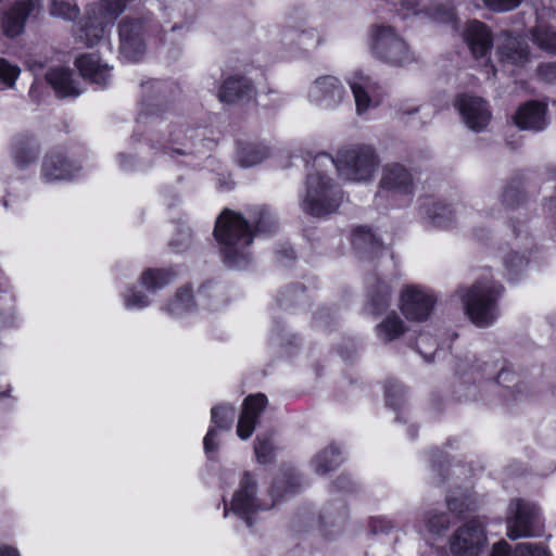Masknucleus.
Masks as SVG:
<instances>
[{"mask_svg":"<svg viewBox=\"0 0 556 556\" xmlns=\"http://www.w3.org/2000/svg\"><path fill=\"white\" fill-rule=\"evenodd\" d=\"M341 463V457L338 448L330 446L328 450L323 451L313 460V466L318 475H326L336 469Z\"/></svg>","mask_w":556,"mask_h":556,"instance_id":"obj_30","label":"nucleus"},{"mask_svg":"<svg viewBox=\"0 0 556 556\" xmlns=\"http://www.w3.org/2000/svg\"><path fill=\"white\" fill-rule=\"evenodd\" d=\"M427 340V337L426 336H420L418 339H417V348H418V351L425 356V358L427 361H430V357L428 356V354L422 350V346L425 344Z\"/></svg>","mask_w":556,"mask_h":556,"instance_id":"obj_49","label":"nucleus"},{"mask_svg":"<svg viewBox=\"0 0 556 556\" xmlns=\"http://www.w3.org/2000/svg\"><path fill=\"white\" fill-rule=\"evenodd\" d=\"M379 163L380 160L372 147L353 144L342 148L336 159L326 153L316 155L313 166L316 168L334 166L343 179L367 182L372 180Z\"/></svg>","mask_w":556,"mask_h":556,"instance_id":"obj_1","label":"nucleus"},{"mask_svg":"<svg viewBox=\"0 0 556 556\" xmlns=\"http://www.w3.org/2000/svg\"><path fill=\"white\" fill-rule=\"evenodd\" d=\"M401 4L407 11H412V12L416 13L415 7L418 4V1L417 0H401Z\"/></svg>","mask_w":556,"mask_h":556,"instance_id":"obj_48","label":"nucleus"},{"mask_svg":"<svg viewBox=\"0 0 556 556\" xmlns=\"http://www.w3.org/2000/svg\"><path fill=\"white\" fill-rule=\"evenodd\" d=\"M352 243L356 250L370 254H377L382 249L381 243L366 227H358L354 230Z\"/></svg>","mask_w":556,"mask_h":556,"instance_id":"obj_29","label":"nucleus"},{"mask_svg":"<svg viewBox=\"0 0 556 556\" xmlns=\"http://www.w3.org/2000/svg\"><path fill=\"white\" fill-rule=\"evenodd\" d=\"M191 306L192 294L189 289L184 288L177 292L174 301L170 302L165 309L170 314L178 316L188 312Z\"/></svg>","mask_w":556,"mask_h":556,"instance_id":"obj_34","label":"nucleus"},{"mask_svg":"<svg viewBox=\"0 0 556 556\" xmlns=\"http://www.w3.org/2000/svg\"><path fill=\"white\" fill-rule=\"evenodd\" d=\"M546 105L530 101L520 106L515 115V123L521 129L542 130L546 126Z\"/></svg>","mask_w":556,"mask_h":556,"instance_id":"obj_18","label":"nucleus"},{"mask_svg":"<svg viewBox=\"0 0 556 556\" xmlns=\"http://www.w3.org/2000/svg\"><path fill=\"white\" fill-rule=\"evenodd\" d=\"M126 0H101L98 11L88 15L79 25L77 40L87 47H93L104 36L106 27L124 12Z\"/></svg>","mask_w":556,"mask_h":556,"instance_id":"obj_5","label":"nucleus"},{"mask_svg":"<svg viewBox=\"0 0 556 556\" xmlns=\"http://www.w3.org/2000/svg\"><path fill=\"white\" fill-rule=\"evenodd\" d=\"M75 65L81 76L100 86H105L111 78V70L101 64L94 54H84L76 59Z\"/></svg>","mask_w":556,"mask_h":556,"instance_id":"obj_20","label":"nucleus"},{"mask_svg":"<svg viewBox=\"0 0 556 556\" xmlns=\"http://www.w3.org/2000/svg\"><path fill=\"white\" fill-rule=\"evenodd\" d=\"M267 156V152L264 149L249 146L243 147L238 152V161L241 166L250 167L258 164Z\"/></svg>","mask_w":556,"mask_h":556,"instance_id":"obj_35","label":"nucleus"},{"mask_svg":"<svg viewBox=\"0 0 556 556\" xmlns=\"http://www.w3.org/2000/svg\"><path fill=\"white\" fill-rule=\"evenodd\" d=\"M428 215L435 227L445 228L450 226L453 220L452 210L443 203H433L432 206L428 208Z\"/></svg>","mask_w":556,"mask_h":556,"instance_id":"obj_33","label":"nucleus"},{"mask_svg":"<svg viewBox=\"0 0 556 556\" xmlns=\"http://www.w3.org/2000/svg\"><path fill=\"white\" fill-rule=\"evenodd\" d=\"M340 198L332 180L323 172L309 173L306 191L301 200L302 210L312 216H324L337 211Z\"/></svg>","mask_w":556,"mask_h":556,"instance_id":"obj_3","label":"nucleus"},{"mask_svg":"<svg viewBox=\"0 0 556 556\" xmlns=\"http://www.w3.org/2000/svg\"><path fill=\"white\" fill-rule=\"evenodd\" d=\"M406 328L403 320L395 314H389L379 325H377L378 337L390 342L397 339L405 332Z\"/></svg>","mask_w":556,"mask_h":556,"instance_id":"obj_27","label":"nucleus"},{"mask_svg":"<svg viewBox=\"0 0 556 556\" xmlns=\"http://www.w3.org/2000/svg\"><path fill=\"white\" fill-rule=\"evenodd\" d=\"M371 50L380 60L403 65L412 61L406 42L390 26H375L371 31Z\"/></svg>","mask_w":556,"mask_h":556,"instance_id":"obj_6","label":"nucleus"},{"mask_svg":"<svg viewBox=\"0 0 556 556\" xmlns=\"http://www.w3.org/2000/svg\"><path fill=\"white\" fill-rule=\"evenodd\" d=\"M456 106L466 125L475 131L483 130L491 119V112L486 102L479 97L460 96Z\"/></svg>","mask_w":556,"mask_h":556,"instance_id":"obj_12","label":"nucleus"},{"mask_svg":"<svg viewBox=\"0 0 556 556\" xmlns=\"http://www.w3.org/2000/svg\"><path fill=\"white\" fill-rule=\"evenodd\" d=\"M509 198H510V193H509V191H506V192L504 193V201H505V202H508V201H509Z\"/></svg>","mask_w":556,"mask_h":556,"instance_id":"obj_52","label":"nucleus"},{"mask_svg":"<svg viewBox=\"0 0 556 556\" xmlns=\"http://www.w3.org/2000/svg\"><path fill=\"white\" fill-rule=\"evenodd\" d=\"M492 70V75H495V70L493 68V66L491 67Z\"/></svg>","mask_w":556,"mask_h":556,"instance_id":"obj_56","label":"nucleus"},{"mask_svg":"<svg viewBox=\"0 0 556 556\" xmlns=\"http://www.w3.org/2000/svg\"><path fill=\"white\" fill-rule=\"evenodd\" d=\"M500 60L506 65H523L529 59L528 46L517 37L505 35L498 46Z\"/></svg>","mask_w":556,"mask_h":556,"instance_id":"obj_19","label":"nucleus"},{"mask_svg":"<svg viewBox=\"0 0 556 556\" xmlns=\"http://www.w3.org/2000/svg\"><path fill=\"white\" fill-rule=\"evenodd\" d=\"M532 38L540 49L556 54V33L551 27L538 25L532 31Z\"/></svg>","mask_w":556,"mask_h":556,"instance_id":"obj_32","label":"nucleus"},{"mask_svg":"<svg viewBox=\"0 0 556 556\" xmlns=\"http://www.w3.org/2000/svg\"><path fill=\"white\" fill-rule=\"evenodd\" d=\"M434 303L433 294L419 286H407L402 291L401 311L407 319L425 320L431 314Z\"/></svg>","mask_w":556,"mask_h":556,"instance_id":"obj_10","label":"nucleus"},{"mask_svg":"<svg viewBox=\"0 0 556 556\" xmlns=\"http://www.w3.org/2000/svg\"><path fill=\"white\" fill-rule=\"evenodd\" d=\"M414 190L413 174L404 165L391 163L382 167L378 194L386 193L391 198L409 197Z\"/></svg>","mask_w":556,"mask_h":556,"instance_id":"obj_9","label":"nucleus"},{"mask_svg":"<svg viewBox=\"0 0 556 556\" xmlns=\"http://www.w3.org/2000/svg\"><path fill=\"white\" fill-rule=\"evenodd\" d=\"M514 556H551L549 553L541 545L533 543H519Z\"/></svg>","mask_w":556,"mask_h":556,"instance_id":"obj_41","label":"nucleus"},{"mask_svg":"<svg viewBox=\"0 0 556 556\" xmlns=\"http://www.w3.org/2000/svg\"><path fill=\"white\" fill-rule=\"evenodd\" d=\"M254 94V87L245 77L231 76L224 81L218 97L222 102L232 103L242 99H251Z\"/></svg>","mask_w":556,"mask_h":556,"instance_id":"obj_21","label":"nucleus"},{"mask_svg":"<svg viewBox=\"0 0 556 556\" xmlns=\"http://www.w3.org/2000/svg\"><path fill=\"white\" fill-rule=\"evenodd\" d=\"M256 458L260 463H269L273 458L274 446L269 439L257 437L254 446Z\"/></svg>","mask_w":556,"mask_h":556,"instance_id":"obj_39","label":"nucleus"},{"mask_svg":"<svg viewBox=\"0 0 556 556\" xmlns=\"http://www.w3.org/2000/svg\"><path fill=\"white\" fill-rule=\"evenodd\" d=\"M170 152L177 154H185V152H182L181 150H172Z\"/></svg>","mask_w":556,"mask_h":556,"instance_id":"obj_53","label":"nucleus"},{"mask_svg":"<svg viewBox=\"0 0 556 556\" xmlns=\"http://www.w3.org/2000/svg\"><path fill=\"white\" fill-rule=\"evenodd\" d=\"M21 70L5 59H0V81L8 87H13L15 80L20 76Z\"/></svg>","mask_w":556,"mask_h":556,"instance_id":"obj_37","label":"nucleus"},{"mask_svg":"<svg viewBox=\"0 0 556 556\" xmlns=\"http://www.w3.org/2000/svg\"><path fill=\"white\" fill-rule=\"evenodd\" d=\"M450 526V518L446 514H429L426 518V527L430 533L439 534Z\"/></svg>","mask_w":556,"mask_h":556,"instance_id":"obj_38","label":"nucleus"},{"mask_svg":"<svg viewBox=\"0 0 556 556\" xmlns=\"http://www.w3.org/2000/svg\"><path fill=\"white\" fill-rule=\"evenodd\" d=\"M488 546L485 527L470 520L458 527L448 540L452 556H480Z\"/></svg>","mask_w":556,"mask_h":556,"instance_id":"obj_8","label":"nucleus"},{"mask_svg":"<svg viewBox=\"0 0 556 556\" xmlns=\"http://www.w3.org/2000/svg\"><path fill=\"white\" fill-rule=\"evenodd\" d=\"M124 157H125L124 155H121V166H122L124 169H128V168H129V166H128L126 163H124V161H123V160H124Z\"/></svg>","mask_w":556,"mask_h":556,"instance_id":"obj_51","label":"nucleus"},{"mask_svg":"<svg viewBox=\"0 0 556 556\" xmlns=\"http://www.w3.org/2000/svg\"><path fill=\"white\" fill-rule=\"evenodd\" d=\"M390 294V288L387 285H383L381 288V294L377 295V298L375 295L371 296V305L374 306L372 311L375 314L380 313L388 306Z\"/></svg>","mask_w":556,"mask_h":556,"instance_id":"obj_43","label":"nucleus"},{"mask_svg":"<svg viewBox=\"0 0 556 556\" xmlns=\"http://www.w3.org/2000/svg\"><path fill=\"white\" fill-rule=\"evenodd\" d=\"M350 86L354 94L358 114L365 113L369 108L377 104V101L372 97L377 90V84L368 76L355 73L350 80Z\"/></svg>","mask_w":556,"mask_h":556,"instance_id":"obj_17","label":"nucleus"},{"mask_svg":"<svg viewBox=\"0 0 556 556\" xmlns=\"http://www.w3.org/2000/svg\"><path fill=\"white\" fill-rule=\"evenodd\" d=\"M42 177L46 181L71 179L74 177V169L62 155L52 153L43 161Z\"/></svg>","mask_w":556,"mask_h":556,"instance_id":"obj_25","label":"nucleus"},{"mask_svg":"<svg viewBox=\"0 0 556 556\" xmlns=\"http://www.w3.org/2000/svg\"><path fill=\"white\" fill-rule=\"evenodd\" d=\"M249 215L256 232L270 233L277 228V220L274 214L264 206L252 207Z\"/></svg>","mask_w":556,"mask_h":556,"instance_id":"obj_28","label":"nucleus"},{"mask_svg":"<svg viewBox=\"0 0 556 556\" xmlns=\"http://www.w3.org/2000/svg\"><path fill=\"white\" fill-rule=\"evenodd\" d=\"M266 403V396L261 393L250 395L244 400L242 413L237 426V434L240 439L247 440L252 435Z\"/></svg>","mask_w":556,"mask_h":556,"instance_id":"obj_16","label":"nucleus"},{"mask_svg":"<svg viewBox=\"0 0 556 556\" xmlns=\"http://www.w3.org/2000/svg\"><path fill=\"white\" fill-rule=\"evenodd\" d=\"M212 422L214 428H210L204 437V450L206 454L213 453L217 450L214 443L216 437V428L228 430L235 419V409L231 406L220 405L212 408Z\"/></svg>","mask_w":556,"mask_h":556,"instance_id":"obj_22","label":"nucleus"},{"mask_svg":"<svg viewBox=\"0 0 556 556\" xmlns=\"http://www.w3.org/2000/svg\"><path fill=\"white\" fill-rule=\"evenodd\" d=\"M124 304L128 309H142L150 304V301L141 292L129 290L124 294Z\"/></svg>","mask_w":556,"mask_h":556,"instance_id":"obj_40","label":"nucleus"},{"mask_svg":"<svg viewBox=\"0 0 556 556\" xmlns=\"http://www.w3.org/2000/svg\"><path fill=\"white\" fill-rule=\"evenodd\" d=\"M48 83L52 86L58 97H77L81 90L72 78V73L65 68H52L46 76Z\"/></svg>","mask_w":556,"mask_h":556,"instance_id":"obj_23","label":"nucleus"},{"mask_svg":"<svg viewBox=\"0 0 556 556\" xmlns=\"http://www.w3.org/2000/svg\"><path fill=\"white\" fill-rule=\"evenodd\" d=\"M521 0H484V4L492 11H510L520 4Z\"/></svg>","mask_w":556,"mask_h":556,"instance_id":"obj_42","label":"nucleus"},{"mask_svg":"<svg viewBox=\"0 0 556 556\" xmlns=\"http://www.w3.org/2000/svg\"><path fill=\"white\" fill-rule=\"evenodd\" d=\"M50 13L52 16L72 21L79 15V9L66 1L53 0L50 4Z\"/></svg>","mask_w":556,"mask_h":556,"instance_id":"obj_36","label":"nucleus"},{"mask_svg":"<svg viewBox=\"0 0 556 556\" xmlns=\"http://www.w3.org/2000/svg\"><path fill=\"white\" fill-rule=\"evenodd\" d=\"M143 31V24L139 21L124 20L119 25L121 52L126 59L138 61L144 53Z\"/></svg>","mask_w":556,"mask_h":556,"instance_id":"obj_14","label":"nucleus"},{"mask_svg":"<svg viewBox=\"0 0 556 556\" xmlns=\"http://www.w3.org/2000/svg\"><path fill=\"white\" fill-rule=\"evenodd\" d=\"M540 75L546 81H555L556 80V63H548L540 66L539 68Z\"/></svg>","mask_w":556,"mask_h":556,"instance_id":"obj_44","label":"nucleus"},{"mask_svg":"<svg viewBox=\"0 0 556 556\" xmlns=\"http://www.w3.org/2000/svg\"><path fill=\"white\" fill-rule=\"evenodd\" d=\"M14 161L17 166L24 167L36 159V149L28 138H18L14 143Z\"/></svg>","mask_w":556,"mask_h":556,"instance_id":"obj_31","label":"nucleus"},{"mask_svg":"<svg viewBox=\"0 0 556 556\" xmlns=\"http://www.w3.org/2000/svg\"><path fill=\"white\" fill-rule=\"evenodd\" d=\"M304 38H305V35H304V34H302V35L300 36V41H299V42H300V43H303V39H304Z\"/></svg>","mask_w":556,"mask_h":556,"instance_id":"obj_54","label":"nucleus"},{"mask_svg":"<svg viewBox=\"0 0 556 556\" xmlns=\"http://www.w3.org/2000/svg\"><path fill=\"white\" fill-rule=\"evenodd\" d=\"M518 265H519V266H522V265H523V260H522V258H518Z\"/></svg>","mask_w":556,"mask_h":556,"instance_id":"obj_55","label":"nucleus"},{"mask_svg":"<svg viewBox=\"0 0 556 556\" xmlns=\"http://www.w3.org/2000/svg\"><path fill=\"white\" fill-rule=\"evenodd\" d=\"M510 516L507 517V536L511 540L540 535L542 522L539 508L522 500L510 504Z\"/></svg>","mask_w":556,"mask_h":556,"instance_id":"obj_7","label":"nucleus"},{"mask_svg":"<svg viewBox=\"0 0 556 556\" xmlns=\"http://www.w3.org/2000/svg\"><path fill=\"white\" fill-rule=\"evenodd\" d=\"M255 480L249 472H245L231 501V510L242 518L249 527L252 526L251 516L265 508L255 496Z\"/></svg>","mask_w":556,"mask_h":556,"instance_id":"obj_11","label":"nucleus"},{"mask_svg":"<svg viewBox=\"0 0 556 556\" xmlns=\"http://www.w3.org/2000/svg\"><path fill=\"white\" fill-rule=\"evenodd\" d=\"M0 556H21L20 552L12 546L3 545L0 547Z\"/></svg>","mask_w":556,"mask_h":556,"instance_id":"obj_46","label":"nucleus"},{"mask_svg":"<svg viewBox=\"0 0 556 556\" xmlns=\"http://www.w3.org/2000/svg\"><path fill=\"white\" fill-rule=\"evenodd\" d=\"M453 17H454L453 12H452L451 10H448V11H446V12L444 13V16H442V17H441V16H438V17H437V20H438V21H442V22H450V21H452V20H453Z\"/></svg>","mask_w":556,"mask_h":556,"instance_id":"obj_50","label":"nucleus"},{"mask_svg":"<svg viewBox=\"0 0 556 556\" xmlns=\"http://www.w3.org/2000/svg\"><path fill=\"white\" fill-rule=\"evenodd\" d=\"M502 287L493 282H478L468 291L460 294L469 318L476 325L484 327L496 317L495 300L501 294Z\"/></svg>","mask_w":556,"mask_h":556,"instance_id":"obj_4","label":"nucleus"},{"mask_svg":"<svg viewBox=\"0 0 556 556\" xmlns=\"http://www.w3.org/2000/svg\"><path fill=\"white\" fill-rule=\"evenodd\" d=\"M34 3L31 1H22L16 3L3 17V29L7 36L15 37L24 28V23L30 12Z\"/></svg>","mask_w":556,"mask_h":556,"instance_id":"obj_24","label":"nucleus"},{"mask_svg":"<svg viewBox=\"0 0 556 556\" xmlns=\"http://www.w3.org/2000/svg\"><path fill=\"white\" fill-rule=\"evenodd\" d=\"M175 277V273L169 269H147L140 277L141 285L150 292L167 286Z\"/></svg>","mask_w":556,"mask_h":556,"instance_id":"obj_26","label":"nucleus"},{"mask_svg":"<svg viewBox=\"0 0 556 556\" xmlns=\"http://www.w3.org/2000/svg\"><path fill=\"white\" fill-rule=\"evenodd\" d=\"M214 236L229 264L239 266L245 260V250L253 241V230L241 214L224 210L216 220Z\"/></svg>","mask_w":556,"mask_h":556,"instance_id":"obj_2","label":"nucleus"},{"mask_svg":"<svg viewBox=\"0 0 556 556\" xmlns=\"http://www.w3.org/2000/svg\"><path fill=\"white\" fill-rule=\"evenodd\" d=\"M490 556H514L510 553L509 545L505 541H500L493 545L492 553Z\"/></svg>","mask_w":556,"mask_h":556,"instance_id":"obj_45","label":"nucleus"},{"mask_svg":"<svg viewBox=\"0 0 556 556\" xmlns=\"http://www.w3.org/2000/svg\"><path fill=\"white\" fill-rule=\"evenodd\" d=\"M344 94L343 86L333 76L318 78L308 92L311 101L324 109H332L339 105Z\"/></svg>","mask_w":556,"mask_h":556,"instance_id":"obj_13","label":"nucleus"},{"mask_svg":"<svg viewBox=\"0 0 556 556\" xmlns=\"http://www.w3.org/2000/svg\"><path fill=\"white\" fill-rule=\"evenodd\" d=\"M447 507H448L450 510L455 511L457 514L464 513L463 504L458 505L455 500H448L447 501Z\"/></svg>","mask_w":556,"mask_h":556,"instance_id":"obj_47","label":"nucleus"},{"mask_svg":"<svg viewBox=\"0 0 556 556\" xmlns=\"http://www.w3.org/2000/svg\"><path fill=\"white\" fill-rule=\"evenodd\" d=\"M464 39L475 59H485L493 45L492 33L489 27L480 21H470L464 30Z\"/></svg>","mask_w":556,"mask_h":556,"instance_id":"obj_15","label":"nucleus"}]
</instances>
